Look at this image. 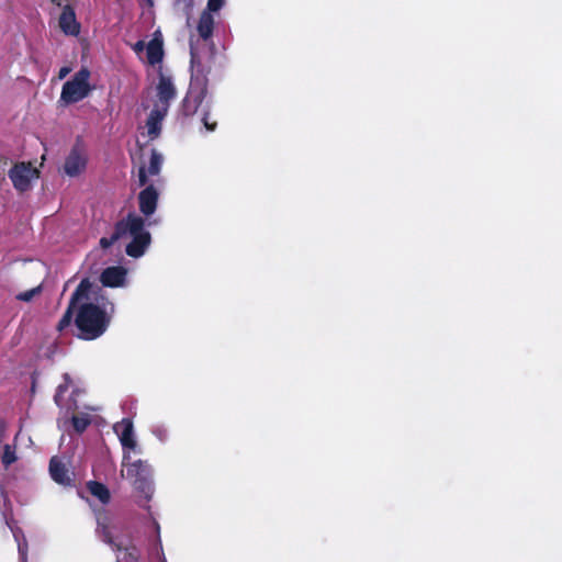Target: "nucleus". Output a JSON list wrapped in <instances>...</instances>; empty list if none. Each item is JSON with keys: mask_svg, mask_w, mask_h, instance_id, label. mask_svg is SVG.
Instances as JSON below:
<instances>
[{"mask_svg": "<svg viewBox=\"0 0 562 562\" xmlns=\"http://www.w3.org/2000/svg\"><path fill=\"white\" fill-rule=\"evenodd\" d=\"M59 27L66 35L77 36L80 33V24L70 4H65L59 16Z\"/></svg>", "mask_w": 562, "mask_h": 562, "instance_id": "nucleus-13", "label": "nucleus"}, {"mask_svg": "<svg viewBox=\"0 0 562 562\" xmlns=\"http://www.w3.org/2000/svg\"><path fill=\"white\" fill-rule=\"evenodd\" d=\"M223 5H224V0H209L207 4H206V9L204 11H209L210 13L217 12L218 10L222 9Z\"/></svg>", "mask_w": 562, "mask_h": 562, "instance_id": "nucleus-25", "label": "nucleus"}, {"mask_svg": "<svg viewBox=\"0 0 562 562\" xmlns=\"http://www.w3.org/2000/svg\"><path fill=\"white\" fill-rule=\"evenodd\" d=\"M147 61L149 65L155 66L160 64L164 58V43L159 37H154L146 46Z\"/></svg>", "mask_w": 562, "mask_h": 562, "instance_id": "nucleus-17", "label": "nucleus"}, {"mask_svg": "<svg viewBox=\"0 0 562 562\" xmlns=\"http://www.w3.org/2000/svg\"><path fill=\"white\" fill-rule=\"evenodd\" d=\"M102 289L83 278L72 292L68 306L56 328L64 331L71 322L78 330L76 336L82 340H94L101 337L111 324V315L100 299H104Z\"/></svg>", "mask_w": 562, "mask_h": 562, "instance_id": "nucleus-1", "label": "nucleus"}, {"mask_svg": "<svg viewBox=\"0 0 562 562\" xmlns=\"http://www.w3.org/2000/svg\"><path fill=\"white\" fill-rule=\"evenodd\" d=\"M125 237V227L123 226L122 220L117 221L114 225V231L110 237H102L99 241L102 249H108L119 239Z\"/></svg>", "mask_w": 562, "mask_h": 562, "instance_id": "nucleus-20", "label": "nucleus"}, {"mask_svg": "<svg viewBox=\"0 0 562 562\" xmlns=\"http://www.w3.org/2000/svg\"><path fill=\"white\" fill-rule=\"evenodd\" d=\"M66 390V387H64L63 385H59L58 389H57V392L54 396V401L57 405H60V396H61V393Z\"/></svg>", "mask_w": 562, "mask_h": 562, "instance_id": "nucleus-28", "label": "nucleus"}, {"mask_svg": "<svg viewBox=\"0 0 562 562\" xmlns=\"http://www.w3.org/2000/svg\"><path fill=\"white\" fill-rule=\"evenodd\" d=\"M0 162H2L3 166L8 165V158L7 157H0Z\"/></svg>", "mask_w": 562, "mask_h": 562, "instance_id": "nucleus-30", "label": "nucleus"}, {"mask_svg": "<svg viewBox=\"0 0 562 562\" xmlns=\"http://www.w3.org/2000/svg\"><path fill=\"white\" fill-rule=\"evenodd\" d=\"M71 424L77 434H82L91 424L89 414L81 413L71 417Z\"/></svg>", "mask_w": 562, "mask_h": 562, "instance_id": "nucleus-21", "label": "nucleus"}, {"mask_svg": "<svg viewBox=\"0 0 562 562\" xmlns=\"http://www.w3.org/2000/svg\"><path fill=\"white\" fill-rule=\"evenodd\" d=\"M130 460V452H124L122 465L126 468V477L132 481L135 491L144 497L145 503H148L155 490L151 465L145 460Z\"/></svg>", "mask_w": 562, "mask_h": 562, "instance_id": "nucleus-3", "label": "nucleus"}, {"mask_svg": "<svg viewBox=\"0 0 562 562\" xmlns=\"http://www.w3.org/2000/svg\"><path fill=\"white\" fill-rule=\"evenodd\" d=\"M126 273V269L122 266L108 267L101 272L100 282L103 286L119 288L124 285Z\"/></svg>", "mask_w": 562, "mask_h": 562, "instance_id": "nucleus-12", "label": "nucleus"}, {"mask_svg": "<svg viewBox=\"0 0 562 562\" xmlns=\"http://www.w3.org/2000/svg\"><path fill=\"white\" fill-rule=\"evenodd\" d=\"M162 156L156 149H151L149 165L146 168L145 166H140L138 169V184L140 187H145L148 182L149 176H157L160 172L162 166Z\"/></svg>", "mask_w": 562, "mask_h": 562, "instance_id": "nucleus-14", "label": "nucleus"}, {"mask_svg": "<svg viewBox=\"0 0 562 562\" xmlns=\"http://www.w3.org/2000/svg\"><path fill=\"white\" fill-rule=\"evenodd\" d=\"M149 4L151 5L153 4V1L151 0H148Z\"/></svg>", "mask_w": 562, "mask_h": 562, "instance_id": "nucleus-32", "label": "nucleus"}, {"mask_svg": "<svg viewBox=\"0 0 562 562\" xmlns=\"http://www.w3.org/2000/svg\"><path fill=\"white\" fill-rule=\"evenodd\" d=\"M90 75L91 72L87 67L78 70L70 80L64 83L60 100L66 104H74L88 97L92 91L89 83Z\"/></svg>", "mask_w": 562, "mask_h": 562, "instance_id": "nucleus-5", "label": "nucleus"}, {"mask_svg": "<svg viewBox=\"0 0 562 562\" xmlns=\"http://www.w3.org/2000/svg\"><path fill=\"white\" fill-rule=\"evenodd\" d=\"M97 518V529L95 532L98 537L112 547L114 550L121 551L123 547L114 540V537L111 532V517L109 512L105 508H99L95 510Z\"/></svg>", "mask_w": 562, "mask_h": 562, "instance_id": "nucleus-8", "label": "nucleus"}, {"mask_svg": "<svg viewBox=\"0 0 562 562\" xmlns=\"http://www.w3.org/2000/svg\"><path fill=\"white\" fill-rule=\"evenodd\" d=\"M69 72H70V68H69V67H61V68H60V70H59V74H58V78H59V79H63V78H65Z\"/></svg>", "mask_w": 562, "mask_h": 562, "instance_id": "nucleus-29", "label": "nucleus"}, {"mask_svg": "<svg viewBox=\"0 0 562 562\" xmlns=\"http://www.w3.org/2000/svg\"><path fill=\"white\" fill-rule=\"evenodd\" d=\"M42 292V286H35L33 289H30L24 292H20L16 294L15 299L22 302H31L35 295L40 294Z\"/></svg>", "mask_w": 562, "mask_h": 562, "instance_id": "nucleus-23", "label": "nucleus"}, {"mask_svg": "<svg viewBox=\"0 0 562 562\" xmlns=\"http://www.w3.org/2000/svg\"><path fill=\"white\" fill-rule=\"evenodd\" d=\"M168 111L165 106H154L151 112L148 115L146 126L148 136L154 139L159 136L161 131V122L167 115Z\"/></svg>", "mask_w": 562, "mask_h": 562, "instance_id": "nucleus-16", "label": "nucleus"}, {"mask_svg": "<svg viewBox=\"0 0 562 562\" xmlns=\"http://www.w3.org/2000/svg\"><path fill=\"white\" fill-rule=\"evenodd\" d=\"M88 156L83 143L78 138L64 162V172L77 177L87 168Z\"/></svg>", "mask_w": 562, "mask_h": 562, "instance_id": "nucleus-7", "label": "nucleus"}, {"mask_svg": "<svg viewBox=\"0 0 562 562\" xmlns=\"http://www.w3.org/2000/svg\"><path fill=\"white\" fill-rule=\"evenodd\" d=\"M191 81L190 88L181 104L184 116H193L205 100L209 91V75L212 70L213 57L203 61L191 47L190 50Z\"/></svg>", "mask_w": 562, "mask_h": 562, "instance_id": "nucleus-2", "label": "nucleus"}, {"mask_svg": "<svg viewBox=\"0 0 562 562\" xmlns=\"http://www.w3.org/2000/svg\"><path fill=\"white\" fill-rule=\"evenodd\" d=\"M87 488L90 494L97 497L103 505H106L111 501V493L108 486L98 481H89Z\"/></svg>", "mask_w": 562, "mask_h": 562, "instance_id": "nucleus-19", "label": "nucleus"}, {"mask_svg": "<svg viewBox=\"0 0 562 562\" xmlns=\"http://www.w3.org/2000/svg\"><path fill=\"white\" fill-rule=\"evenodd\" d=\"M202 123L206 131L214 132L217 127V122L211 119L210 112L204 111L202 116Z\"/></svg>", "mask_w": 562, "mask_h": 562, "instance_id": "nucleus-24", "label": "nucleus"}, {"mask_svg": "<svg viewBox=\"0 0 562 562\" xmlns=\"http://www.w3.org/2000/svg\"><path fill=\"white\" fill-rule=\"evenodd\" d=\"M158 102L155 106H165L166 110H169L170 102L176 98L177 90L172 82L171 77L166 76L164 74H159L158 83L156 87Z\"/></svg>", "mask_w": 562, "mask_h": 562, "instance_id": "nucleus-9", "label": "nucleus"}, {"mask_svg": "<svg viewBox=\"0 0 562 562\" xmlns=\"http://www.w3.org/2000/svg\"><path fill=\"white\" fill-rule=\"evenodd\" d=\"M196 30L200 37L204 41L212 37L214 31V18L212 13L204 10L202 11L199 18Z\"/></svg>", "mask_w": 562, "mask_h": 562, "instance_id": "nucleus-18", "label": "nucleus"}, {"mask_svg": "<svg viewBox=\"0 0 562 562\" xmlns=\"http://www.w3.org/2000/svg\"><path fill=\"white\" fill-rule=\"evenodd\" d=\"M153 525H154V528H155V531H156L155 547L161 549L162 544H161V539H160V526H159V524L156 520H153Z\"/></svg>", "mask_w": 562, "mask_h": 562, "instance_id": "nucleus-26", "label": "nucleus"}, {"mask_svg": "<svg viewBox=\"0 0 562 562\" xmlns=\"http://www.w3.org/2000/svg\"><path fill=\"white\" fill-rule=\"evenodd\" d=\"M8 175L14 189L25 192L30 190L32 180L38 178L40 171L31 162L21 161L14 164Z\"/></svg>", "mask_w": 562, "mask_h": 562, "instance_id": "nucleus-6", "label": "nucleus"}, {"mask_svg": "<svg viewBox=\"0 0 562 562\" xmlns=\"http://www.w3.org/2000/svg\"><path fill=\"white\" fill-rule=\"evenodd\" d=\"M159 193L153 186H146L138 194V206L142 214L150 216L155 213L158 204Z\"/></svg>", "mask_w": 562, "mask_h": 562, "instance_id": "nucleus-10", "label": "nucleus"}, {"mask_svg": "<svg viewBox=\"0 0 562 562\" xmlns=\"http://www.w3.org/2000/svg\"><path fill=\"white\" fill-rule=\"evenodd\" d=\"M2 172H3V170H2V171H0V175H1Z\"/></svg>", "mask_w": 562, "mask_h": 562, "instance_id": "nucleus-33", "label": "nucleus"}, {"mask_svg": "<svg viewBox=\"0 0 562 562\" xmlns=\"http://www.w3.org/2000/svg\"><path fill=\"white\" fill-rule=\"evenodd\" d=\"M49 474L54 482L64 486H72L74 479L66 464L58 457L49 460Z\"/></svg>", "mask_w": 562, "mask_h": 562, "instance_id": "nucleus-11", "label": "nucleus"}, {"mask_svg": "<svg viewBox=\"0 0 562 562\" xmlns=\"http://www.w3.org/2000/svg\"><path fill=\"white\" fill-rule=\"evenodd\" d=\"M53 3H56L58 7L63 5L61 0H52Z\"/></svg>", "mask_w": 562, "mask_h": 562, "instance_id": "nucleus-31", "label": "nucleus"}, {"mask_svg": "<svg viewBox=\"0 0 562 562\" xmlns=\"http://www.w3.org/2000/svg\"><path fill=\"white\" fill-rule=\"evenodd\" d=\"M113 429L117 434L124 449H135L136 440L134 438V426L132 419L123 418L114 425Z\"/></svg>", "mask_w": 562, "mask_h": 562, "instance_id": "nucleus-15", "label": "nucleus"}, {"mask_svg": "<svg viewBox=\"0 0 562 562\" xmlns=\"http://www.w3.org/2000/svg\"><path fill=\"white\" fill-rule=\"evenodd\" d=\"M122 222L125 227V236H132V240L125 248L126 255L132 258L142 257L151 241L150 233L145 231L144 218L134 213H128L122 218Z\"/></svg>", "mask_w": 562, "mask_h": 562, "instance_id": "nucleus-4", "label": "nucleus"}, {"mask_svg": "<svg viewBox=\"0 0 562 562\" xmlns=\"http://www.w3.org/2000/svg\"><path fill=\"white\" fill-rule=\"evenodd\" d=\"M146 44L144 41H137L134 45H133V50L136 53V54H139L142 53L145 48H146Z\"/></svg>", "mask_w": 562, "mask_h": 562, "instance_id": "nucleus-27", "label": "nucleus"}, {"mask_svg": "<svg viewBox=\"0 0 562 562\" xmlns=\"http://www.w3.org/2000/svg\"><path fill=\"white\" fill-rule=\"evenodd\" d=\"M2 463L5 468L10 467L12 463L16 461V454L15 449L11 447L10 445H5L3 448V454H2Z\"/></svg>", "mask_w": 562, "mask_h": 562, "instance_id": "nucleus-22", "label": "nucleus"}]
</instances>
